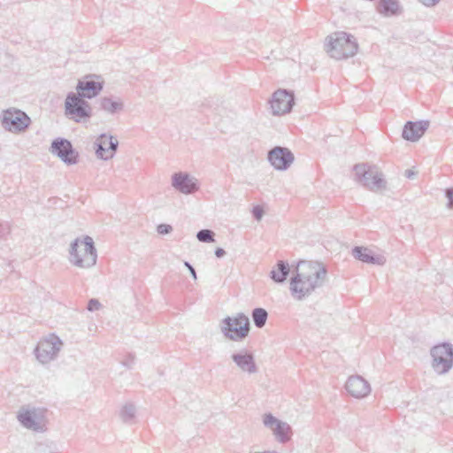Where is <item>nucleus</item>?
<instances>
[{"instance_id": "nucleus-1", "label": "nucleus", "mask_w": 453, "mask_h": 453, "mask_svg": "<svg viewBox=\"0 0 453 453\" xmlns=\"http://www.w3.org/2000/svg\"><path fill=\"white\" fill-rule=\"evenodd\" d=\"M326 267L317 261H300L290 279L292 296L301 301L309 296L316 288L323 286L326 279Z\"/></svg>"}, {"instance_id": "nucleus-2", "label": "nucleus", "mask_w": 453, "mask_h": 453, "mask_svg": "<svg viewBox=\"0 0 453 453\" xmlns=\"http://www.w3.org/2000/svg\"><path fill=\"white\" fill-rule=\"evenodd\" d=\"M325 47L331 58L341 60L353 57L357 51L358 44L352 35L340 31L326 38Z\"/></svg>"}, {"instance_id": "nucleus-3", "label": "nucleus", "mask_w": 453, "mask_h": 453, "mask_svg": "<svg viewBox=\"0 0 453 453\" xmlns=\"http://www.w3.org/2000/svg\"><path fill=\"white\" fill-rule=\"evenodd\" d=\"M69 261L80 268H90L96 263L97 253L93 239L86 235L83 240L79 238L72 242L69 250Z\"/></svg>"}, {"instance_id": "nucleus-4", "label": "nucleus", "mask_w": 453, "mask_h": 453, "mask_svg": "<svg viewBox=\"0 0 453 453\" xmlns=\"http://www.w3.org/2000/svg\"><path fill=\"white\" fill-rule=\"evenodd\" d=\"M355 180L363 187L372 192H380L387 188L383 173L376 165L357 164L353 168Z\"/></svg>"}, {"instance_id": "nucleus-5", "label": "nucleus", "mask_w": 453, "mask_h": 453, "mask_svg": "<svg viewBox=\"0 0 453 453\" xmlns=\"http://www.w3.org/2000/svg\"><path fill=\"white\" fill-rule=\"evenodd\" d=\"M65 114L74 122H85L92 117V107L81 95L69 92L65 100Z\"/></svg>"}, {"instance_id": "nucleus-6", "label": "nucleus", "mask_w": 453, "mask_h": 453, "mask_svg": "<svg viewBox=\"0 0 453 453\" xmlns=\"http://www.w3.org/2000/svg\"><path fill=\"white\" fill-rule=\"evenodd\" d=\"M250 319L243 313L234 317H226L220 322V330L224 336L232 341H242L250 332Z\"/></svg>"}, {"instance_id": "nucleus-7", "label": "nucleus", "mask_w": 453, "mask_h": 453, "mask_svg": "<svg viewBox=\"0 0 453 453\" xmlns=\"http://www.w3.org/2000/svg\"><path fill=\"white\" fill-rule=\"evenodd\" d=\"M432 357L431 366L437 374H445L453 367V346L442 342L430 349Z\"/></svg>"}, {"instance_id": "nucleus-8", "label": "nucleus", "mask_w": 453, "mask_h": 453, "mask_svg": "<svg viewBox=\"0 0 453 453\" xmlns=\"http://www.w3.org/2000/svg\"><path fill=\"white\" fill-rule=\"evenodd\" d=\"M30 124L29 116L21 110L10 108L3 111L2 126L6 131L21 133L27 130Z\"/></svg>"}, {"instance_id": "nucleus-9", "label": "nucleus", "mask_w": 453, "mask_h": 453, "mask_svg": "<svg viewBox=\"0 0 453 453\" xmlns=\"http://www.w3.org/2000/svg\"><path fill=\"white\" fill-rule=\"evenodd\" d=\"M63 345L61 339L51 334L38 343L35 349L36 358L42 364H48L58 357Z\"/></svg>"}, {"instance_id": "nucleus-10", "label": "nucleus", "mask_w": 453, "mask_h": 453, "mask_svg": "<svg viewBox=\"0 0 453 453\" xmlns=\"http://www.w3.org/2000/svg\"><path fill=\"white\" fill-rule=\"evenodd\" d=\"M50 151L59 157L66 165H74L78 161L79 154L73 149L70 141L65 138H57L52 141Z\"/></svg>"}, {"instance_id": "nucleus-11", "label": "nucleus", "mask_w": 453, "mask_h": 453, "mask_svg": "<svg viewBox=\"0 0 453 453\" xmlns=\"http://www.w3.org/2000/svg\"><path fill=\"white\" fill-rule=\"evenodd\" d=\"M263 424L273 431L279 442L286 443L291 439L292 428L290 425L278 419L272 413H265L263 415Z\"/></svg>"}, {"instance_id": "nucleus-12", "label": "nucleus", "mask_w": 453, "mask_h": 453, "mask_svg": "<svg viewBox=\"0 0 453 453\" xmlns=\"http://www.w3.org/2000/svg\"><path fill=\"white\" fill-rule=\"evenodd\" d=\"M118 147L117 138L108 134H100L94 142L95 153L97 158L105 161L114 157Z\"/></svg>"}, {"instance_id": "nucleus-13", "label": "nucleus", "mask_w": 453, "mask_h": 453, "mask_svg": "<svg viewBox=\"0 0 453 453\" xmlns=\"http://www.w3.org/2000/svg\"><path fill=\"white\" fill-rule=\"evenodd\" d=\"M267 159L274 169L285 171L293 164L295 157L288 148L275 146L268 151Z\"/></svg>"}, {"instance_id": "nucleus-14", "label": "nucleus", "mask_w": 453, "mask_h": 453, "mask_svg": "<svg viewBox=\"0 0 453 453\" xmlns=\"http://www.w3.org/2000/svg\"><path fill=\"white\" fill-rule=\"evenodd\" d=\"M104 81L96 75H87L80 80L76 85V94L86 99L97 96L104 88Z\"/></svg>"}, {"instance_id": "nucleus-15", "label": "nucleus", "mask_w": 453, "mask_h": 453, "mask_svg": "<svg viewBox=\"0 0 453 453\" xmlns=\"http://www.w3.org/2000/svg\"><path fill=\"white\" fill-rule=\"evenodd\" d=\"M295 104L294 93L287 89L276 90L271 100V108L273 115L288 113Z\"/></svg>"}, {"instance_id": "nucleus-16", "label": "nucleus", "mask_w": 453, "mask_h": 453, "mask_svg": "<svg viewBox=\"0 0 453 453\" xmlns=\"http://www.w3.org/2000/svg\"><path fill=\"white\" fill-rule=\"evenodd\" d=\"M18 420L20 424L34 431L42 429L44 420V411L42 409H21L18 413Z\"/></svg>"}, {"instance_id": "nucleus-17", "label": "nucleus", "mask_w": 453, "mask_h": 453, "mask_svg": "<svg viewBox=\"0 0 453 453\" xmlns=\"http://www.w3.org/2000/svg\"><path fill=\"white\" fill-rule=\"evenodd\" d=\"M172 186L182 194L191 195L199 189V181L186 172H178L172 175Z\"/></svg>"}, {"instance_id": "nucleus-18", "label": "nucleus", "mask_w": 453, "mask_h": 453, "mask_svg": "<svg viewBox=\"0 0 453 453\" xmlns=\"http://www.w3.org/2000/svg\"><path fill=\"white\" fill-rule=\"evenodd\" d=\"M231 359L243 372L253 374L257 372L254 355L246 349H242L238 352L233 353L231 355Z\"/></svg>"}, {"instance_id": "nucleus-19", "label": "nucleus", "mask_w": 453, "mask_h": 453, "mask_svg": "<svg viewBox=\"0 0 453 453\" xmlns=\"http://www.w3.org/2000/svg\"><path fill=\"white\" fill-rule=\"evenodd\" d=\"M428 120L407 121L403 127L402 136L410 142L418 141L429 127Z\"/></svg>"}, {"instance_id": "nucleus-20", "label": "nucleus", "mask_w": 453, "mask_h": 453, "mask_svg": "<svg viewBox=\"0 0 453 453\" xmlns=\"http://www.w3.org/2000/svg\"><path fill=\"white\" fill-rule=\"evenodd\" d=\"M345 388L356 398H363L371 392L369 382L360 375L350 376L346 382Z\"/></svg>"}, {"instance_id": "nucleus-21", "label": "nucleus", "mask_w": 453, "mask_h": 453, "mask_svg": "<svg viewBox=\"0 0 453 453\" xmlns=\"http://www.w3.org/2000/svg\"><path fill=\"white\" fill-rule=\"evenodd\" d=\"M353 257L366 264L382 265L386 262V258L381 255H375L370 249L357 246L352 250Z\"/></svg>"}, {"instance_id": "nucleus-22", "label": "nucleus", "mask_w": 453, "mask_h": 453, "mask_svg": "<svg viewBox=\"0 0 453 453\" xmlns=\"http://www.w3.org/2000/svg\"><path fill=\"white\" fill-rule=\"evenodd\" d=\"M402 11L397 0H380L377 5V12L385 17L397 16Z\"/></svg>"}, {"instance_id": "nucleus-23", "label": "nucleus", "mask_w": 453, "mask_h": 453, "mask_svg": "<svg viewBox=\"0 0 453 453\" xmlns=\"http://www.w3.org/2000/svg\"><path fill=\"white\" fill-rule=\"evenodd\" d=\"M289 274V265L286 261H278L276 266L271 271L270 277L276 283H283Z\"/></svg>"}, {"instance_id": "nucleus-24", "label": "nucleus", "mask_w": 453, "mask_h": 453, "mask_svg": "<svg viewBox=\"0 0 453 453\" xmlns=\"http://www.w3.org/2000/svg\"><path fill=\"white\" fill-rule=\"evenodd\" d=\"M99 104L102 110L111 114L120 111L124 108V104L120 100H113L108 96L100 98Z\"/></svg>"}, {"instance_id": "nucleus-25", "label": "nucleus", "mask_w": 453, "mask_h": 453, "mask_svg": "<svg viewBox=\"0 0 453 453\" xmlns=\"http://www.w3.org/2000/svg\"><path fill=\"white\" fill-rule=\"evenodd\" d=\"M251 318L256 327L263 328L268 319V312L264 308H255L251 312Z\"/></svg>"}, {"instance_id": "nucleus-26", "label": "nucleus", "mask_w": 453, "mask_h": 453, "mask_svg": "<svg viewBox=\"0 0 453 453\" xmlns=\"http://www.w3.org/2000/svg\"><path fill=\"white\" fill-rule=\"evenodd\" d=\"M136 409L133 403H126L120 410L119 416L123 422L128 423L135 417Z\"/></svg>"}, {"instance_id": "nucleus-27", "label": "nucleus", "mask_w": 453, "mask_h": 453, "mask_svg": "<svg viewBox=\"0 0 453 453\" xmlns=\"http://www.w3.org/2000/svg\"><path fill=\"white\" fill-rule=\"evenodd\" d=\"M215 234L211 229H201L196 233V238L199 242L204 243H211L215 242Z\"/></svg>"}, {"instance_id": "nucleus-28", "label": "nucleus", "mask_w": 453, "mask_h": 453, "mask_svg": "<svg viewBox=\"0 0 453 453\" xmlns=\"http://www.w3.org/2000/svg\"><path fill=\"white\" fill-rule=\"evenodd\" d=\"M157 231L160 234H167L173 231V227L168 224H159L157 227Z\"/></svg>"}, {"instance_id": "nucleus-29", "label": "nucleus", "mask_w": 453, "mask_h": 453, "mask_svg": "<svg viewBox=\"0 0 453 453\" xmlns=\"http://www.w3.org/2000/svg\"><path fill=\"white\" fill-rule=\"evenodd\" d=\"M252 215L257 220L260 221L264 215V210L260 205H256L252 209Z\"/></svg>"}, {"instance_id": "nucleus-30", "label": "nucleus", "mask_w": 453, "mask_h": 453, "mask_svg": "<svg viewBox=\"0 0 453 453\" xmlns=\"http://www.w3.org/2000/svg\"><path fill=\"white\" fill-rule=\"evenodd\" d=\"M100 307L101 303H99V301L97 299L92 298L88 301L87 309L89 311H98Z\"/></svg>"}, {"instance_id": "nucleus-31", "label": "nucleus", "mask_w": 453, "mask_h": 453, "mask_svg": "<svg viewBox=\"0 0 453 453\" xmlns=\"http://www.w3.org/2000/svg\"><path fill=\"white\" fill-rule=\"evenodd\" d=\"M445 196L448 199L447 207L449 209H453V188H447Z\"/></svg>"}, {"instance_id": "nucleus-32", "label": "nucleus", "mask_w": 453, "mask_h": 453, "mask_svg": "<svg viewBox=\"0 0 453 453\" xmlns=\"http://www.w3.org/2000/svg\"><path fill=\"white\" fill-rule=\"evenodd\" d=\"M10 232L11 228L7 223H0V239L4 238Z\"/></svg>"}, {"instance_id": "nucleus-33", "label": "nucleus", "mask_w": 453, "mask_h": 453, "mask_svg": "<svg viewBox=\"0 0 453 453\" xmlns=\"http://www.w3.org/2000/svg\"><path fill=\"white\" fill-rule=\"evenodd\" d=\"M184 266L189 271L192 278L196 280H197L196 272L194 268V266L188 261H184Z\"/></svg>"}, {"instance_id": "nucleus-34", "label": "nucleus", "mask_w": 453, "mask_h": 453, "mask_svg": "<svg viewBox=\"0 0 453 453\" xmlns=\"http://www.w3.org/2000/svg\"><path fill=\"white\" fill-rule=\"evenodd\" d=\"M419 1L426 7H433L440 2V0H419Z\"/></svg>"}, {"instance_id": "nucleus-35", "label": "nucleus", "mask_w": 453, "mask_h": 453, "mask_svg": "<svg viewBox=\"0 0 453 453\" xmlns=\"http://www.w3.org/2000/svg\"><path fill=\"white\" fill-rule=\"evenodd\" d=\"M417 175V172L412 169H407L404 173V176L408 179H414Z\"/></svg>"}, {"instance_id": "nucleus-36", "label": "nucleus", "mask_w": 453, "mask_h": 453, "mask_svg": "<svg viewBox=\"0 0 453 453\" xmlns=\"http://www.w3.org/2000/svg\"><path fill=\"white\" fill-rule=\"evenodd\" d=\"M214 254L217 257L220 258L226 255V251L222 248H217L214 251Z\"/></svg>"}]
</instances>
